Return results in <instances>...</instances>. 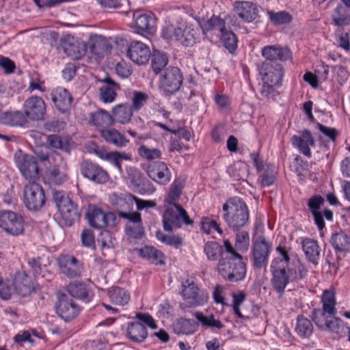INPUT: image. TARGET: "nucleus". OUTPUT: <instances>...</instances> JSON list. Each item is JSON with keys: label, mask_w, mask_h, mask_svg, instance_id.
<instances>
[{"label": "nucleus", "mask_w": 350, "mask_h": 350, "mask_svg": "<svg viewBox=\"0 0 350 350\" xmlns=\"http://www.w3.org/2000/svg\"><path fill=\"white\" fill-rule=\"evenodd\" d=\"M224 244L226 253L223 252L222 257L219 260V273L230 282L243 280L246 274V265L242 256L236 252L229 240H224Z\"/></svg>", "instance_id": "obj_1"}, {"label": "nucleus", "mask_w": 350, "mask_h": 350, "mask_svg": "<svg viewBox=\"0 0 350 350\" xmlns=\"http://www.w3.org/2000/svg\"><path fill=\"white\" fill-rule=\"evenodd\" d=\"M224 219L234 231H239L249 223V210L246 203L239 197L229 198L222 207Z\"/></svg>", "instance_id": "obj_2"}, {"label": "nucleus", "mask_w": 350, "mask_h": 350, "mask_svg": "<svg viewBox=\"0 0 350 350\" xmlns=\"http://www.w3.org/2000/svg\"><path fill=\"white\" fill-rule=\"evenodd\" d=\"M53 199L64 226L70 227L79 219L81 211L71 198L65 196L62 191H55L53 192Z\"/></svg>", "instance_id": "obj_3"}, {"label": "nucleus", "mask_w": 350, "mask_h": 350, "mask_svg": "<svg viewBox=\"0 0 350 350\" xmlns=\"http://www.w3.org/2000/svg\"><path fill=\"white\" fill-rule=\"evenodd\" d=\"M183 75L178 67L169 66L160 74V88L167 96L178 92L183 85Z\"/></svg>", "instance_id": "obj_4"}, {"label": "nucleus", "mask_w": 350, "mask_h": 350, "mask_svg": "<svg viewBox=\"0 0 350 350\" xmlns=\"http://www.w3.org/2000/svg\"><path fill=\"white\" fill-rule=\"evenodd\" d=\"M46 200L44 191L34 180L29 181L23 188V202L29 211H37L44 204Z\"/></svg>", "instance_id": "obj_5"}, {"label": "nucleus", "mask_w": 350, "mask_h": 350, "mask_svg": "<svg viewBox=\"0 0 350 350\" xmlns=\"http://www.w3.org/2000/svg\"><path fill=\"white\" fill-rule=\"evenodd\" d=\"M55 308L57 314L66 322L76 319L81 311V307L65 293L58 294Z\"/></svg>", "instance_id": "obj_6"}, {"label": "nucleus", "mask_w": 350, "mask_h": 350, "mask_svg": "<svg viewBox=\"0 0 350 350\" xmlns=\"http://www.w3.org/2000/svg\"><path fill=\"white\" fill-rule=\"evenodd\" d=\"M89 225L96 229L116 226V216L113 212H104L101 208L90 206L85 213Z\"/></svg>", "instance_id": "obj_7"}, {"label": "nucleus", "mask_w": 350, "mask_h": 350, "mask_svg": "<svg viewBox=\"0 0 350 350\" xmlns=\"http://www.w3.org/2000/svg\"><path fill=\"white\" fill-rule=\"evenodd\" d=\"M0 227L8 234L18 236L24 232V219L14 211H3L0 213Z\"/></svg>", "instance_id": "obj_8"}, {"label": "nucleus", "mask_w": 350, "mask_h": 350, "mask_svg": "<svg viewBox=\"0 0 350 350\" xmlns=\"http://www.w3.org/2000/svg\"><path fill=\"white\" fill-rule=\"evenodd\" d=\"M272 244L264 236H259L252 247L253 266L262 269L267 266Z\"/></svg>", "instance_id": "obj_9"}, {"label": "nucleus", "mask_w": 350, "mask_h": 350, "mask_svg": "<svg viewBox=\"0 0 350 350\" xmlns=\"http://www.w3.org/2000/svg\"><path fill=\"white\" fill-rule=\"evenodd\" d=\"M14 159L22 175L26 178L34 180L38 178L39 167L36 159L30 154H23L21 150L15 153Z\"/></svg>", "instance_id": "obj_10"}, {"label": "nucleus", "mask_w": 350, "mask_h": 350, "mask_svg": "<svg viewBox=\"0 0 350 350\" xmlns=\"http://www.w3.org/2000/svg\"><path fill=\"white\" fill-rule=\"evenodd\" d=\"M80 172L83 177L97 184H104L109 178L107 171L89 160L81 163Z\"/></svg>", "instance_id": "obj_11"}, {"label": "nucleus", "mask_w": 350, "mask_h": 350, "mask_svg": "<svg viewBox=\"0 0 350 350\" xmlns=\"http://www.w3.org/2000/svg\"><path fill=\"white\" fill-rule=\"evenodd\" d=\"M24 114L26 119L29 118L31 120H43L46 112V106L43 99L37 96H32L24 103Z\"/></svg>", "instance_id": "obj_12"}, {"label": "nucleus", "mask_w": 350, "mask_h": 350, "mask_svg": "<svg viewBox=\"0 0 350 350\" xmlns=\"http://www.w3.org/2000/svg\"><path fill=\"white\" fill-rule=\"evenodd\" d=\"M260 74L265 83L280 85L284 75V69L277 62H265L260 68Z\"/></svg>", "instance_id": "obj_13"}, {"label": "nucleus", "mask_w": 350, "mask_h": 350, "mask_svg": "<svg viewBox=\"0 0 350 350\" xmlns=\"http://www.w3.org/2000/svg\"><path fill=\"white\" fill-rule=\"evenodd\" d=\"M146 171L152 180L160 185H167L171 180V172L165 162H152L147 165Z\"/></svg>", "instance_id": "obj_14"}, {"label": "nucleus", "mask_w": 350, "mask_h": 350, "mask_svg": "<svg viewBox=\"0 0 350 350\" xmlns=\"http://www.w3.org/2000/svg\"><path fill=\"white\" fill-rule=\"evenodd\" d=\"M57 263L62 273L68 278H75L81 275L82 265L74 256L61 255L57 259Z\"/></svg>", "instance_id": "obj_15"}, {"label": "nucleus", "mask_w": 350, "mask_h": 350, "mask_svg": "<svg viewBox=\"0 0 350 350\" xmlns=\"http://www.w3.org/2000/svg\"><path fill=\"white\" fill-rule=\"evenodd\" d=\"M150 50L149 47L139 41H135L131 43L127 55L132 62L138 65L144 64L148 62L150 57Z\"/></svg>", "instance_id": "obj_16"}, {"label": "nucleus", "mask_w": 350, "mask_h": 350, "mask_svg": "<svg viewBox=\"0 0 350 350\" xmlns=\"http://www.w3.org/2000/svg\"><path fill=\"white\" fill-rule=\"evenodd\" d=\"M270 271L272 275L271 282L273 289L280 295H282L285 288L290 282L286 267L271 265Z\"/></svg>", "instance_id": "obj_17"}, {"label": "nucleus", "mask_w": 350, "mask_h": 350, "mask_svg": "<svg viewBox=\"0 0 350 350\" xmlns=\"http://www.w3.org/2000/svg\"><path fill=\"white\" fill-rule=\"evenodd\" d=\"M51 96L53 103L61 113H66L72 108L73 98L66 89L58 87L52 91Z\"/></svg>", "instance_id": "obj_18"}, {"label": "nucleus", "mask_w": 350, "mask_h": 350, "mask_svg": "<svg viewBox=\"0 0 350 350\" xmlns=\"http://www.w3.org/2000/svg\"><path fill=\"white\" fill-rule=\"evenodd\" d=\"M291 142L292 145L297 148L299 152L304 156L308 158L312 157L310 146H314L315 142L310 131L308 129L303 130L301 136L293 135L291 138Z\"/></svg>", "instance_id": "obj_19"}, {"label": "nucleus", "mask_w": 350, "mask_h": 350, "mask_svg": "<svg viewBox=\"0 0 350 350\" xmlns=\"http://www.w3.org/2000/svg\"><path fill=\"white\" fill-rule=\"evenodd\" d=\"M135 196L131 193H116L109 195L110 204L116 208L118 215L133 209Z\"/></svg>", "instance_id": "obj_20"}, {"label": "nucleus", "mask_w": 350, "mask_h": 350, "mask_svg": "<svg viewBox=\"0 0 350 350\" xmlns=\"http://www.w3.org/2000/svg\"><path fill=\"white\" fill-rule=\"evenodd\" d=\"M182 295L185 301L191 306L203 305L205 299L199 293V288L189 280L182 283Z\"/></svg>", "instance_id": "obj_21"}, {"label": "nucleus", "mask_w": 350, "mask_h": 350, "mask_svg": "<svg viewBox=\"0 0 350 350\" xmlns=\"http://www.w3.org/2000/svg\"><path fill=\"white\" fill-rule=\"evenodd\" d=\"M262 55L265 62H276L277 60L284 62L291 57V51L288 48L278 45H269L262 49Z\"/></svg>", "instance_id": "obj_22"}, {"label": "nucleus", "mask_w": 350, "mask_h": 350, "mask_svg": "<svg viewBox=\"0 0 350 350\" xmlns=\"http://www.w3.org/2000/svg\"><path fill=\"white\" fill-rule=\"evenodd\" d=\"M13 286L17 294L22 297L29 296L34 291L32 280L25 272L15 274Z\"/></svg>", "instance_id": "obj_23"}, {"label": "nucleus", "mask_w": 350, "mask_h": 350, "mask_svg": "<svg viewBox=\"0 0 350 350\" xmlns=\"http://www.w3.org/2000/svg\"><path fill=\"white\" fill-rule=\"evenodd\" d=\"M179 211L173 206H168L162 215L163 227L165 231L172 232L173 229L181 228L180 217L178 215Z\"/></svg>", "instance_id": "obj_24"}, {"label": "nucleus", "mask_w": 350, "mask_h": 350, "mask_svg": "<svg viewBox=\"0 0 350 350\" xmlns=\"http://www.w3.org/2000/svg\"><path fill=\"white\" fill-rule=\"evenodd\" d=\"M104 85L99 88L100 99L103 103H111L117 96L116 92L120 89V85L109 77L102 80Z\"/></svg>", "instance_id": "obj_25"}, {"label": "nucleus", "mask_w": 350, "mask_h": 350, "mask_svg": "<svg viewBox=\"0 0 350 350\" xmlns=\"http://www.w3.org/2000/svg\"><path fill=\"white\" fill-rule=\"evenodd\" d=\"M234 8L238 16L245 22H251L257 16V9L252 2L235 1Z\"/></svg>", "instance_id": "obj_26"}, {"label": "nucleus", "mask_w": 350, "mask_h": 350, "mask_svg": "<svg viewBox=\"0 0 350 350\" xmlns=\"http://www.w3.org/2000/svg\"><path fill=\"white\" fill-rule=\"evenodd\" d=\"M100 133L107 143L118 148L126 146L129 142L123 134L115 129H100Z\"/></svg>", "instance_id": "obj_27"}, {"label": "nucleus", "mask_w": 350, "mask_h": 350, "mask_svg": "<svg viewBox=\"0 0 350 350\" xmlns=\"http://www.w3.org/2000/svg\"><path fill=\"white\" fill-rule=\"evenodd\" d=\"M126 336L133 342H142L148 336L146 326L138 321L129 323Z\"/></svg>", "instance_id": "obj_28"}, {"label": "nucleus", "mask_w": 350, "mask_h": 350, "mask_svg": "<svg viewBox=\"0 0 350 350\" xmlns=\"http://www.w3.org/2000/svg\"><path fill=\"white\" fill-rule=\"evenodd\" d=\"M302 250L308 260L317 265L320 256V247L317 241L304 238L301 241Z\"/></svg>", "instance_id": "obj_29"}, {"label": "nucleus", "mask_w": 350, "mask_h": 350, "mask_svg": "<svg viewBox=\"0 0 350 350\" xmlns=\"http://www.w3.org/2000/svg\"><path fill=\"white\" fill-rule=\"evenodd\" d=\"M66 290L72 297L82 300L85 303L90 302L93 297V295L88 289L86 284L82 282L69 284Z\"/></svg>", "instance_id": "obj_30"}, {"label": "nucleus", "mask_w": 350, "mask_h": 350, "mask_svg": "<svg viewBox=\"0 0 350 350\" xmlns=\"http://www.w3.org/2000/svg\"><path fill=\"white\" fill-rule=\"evenodd\" d=\"M27 122L26 116L20 111L3 112L0 116V123L5 125L16 126H23Z\"/></svg>", "instance_id": "obj_31"}, {"label": "nucleus", "mask_w": 350, "mask_h": 350, "mask_svg": "<svg viewBox=\"0 0 350 350\" xmlns=\"http://www.w3.org/2000/svg\"><path fill=\"white\" fill-rule=\"evenodd\" d=\"M114 120L120 124L129 123L133 115V110L129 103L119 104L113 108Z\"/></svg>", "instance_id": "obj_32"}, {"label": "nucleus", "mask_w": 350, "mask_h": 350, "mask_svg": "<svg viewBox=\"0 0 350 350\" xmlns=\"http://www.w3.org/2000/svg\"><path fill=\"white\" fill-rule=\"evenodd\" d=\"M332 23L337 27L350 25V9L338 4L332 14Z\"/></svg>", "instance_id": "obj_33"}, {"label": "nucleus", "mask_w": 350, "mask_h": 350, "mask_svg": "<svg viewBox=\"0 0 350 350\" xmlns=\"http://www.w3.org/2000/svg\"><path fill=\"white\" fill-rule=\"evenodd\" d=\"M198 327V323L185 318L177 319L172 325L174 332L178 335L192 334L197 330Z\"/></svg>", "instance_id": "obj_34"}, {"label": "nucleus", "mask_w": 350, "mask_h": 350, "mask_svg": "<svg viewBox=\"0 0 350 350\" xmlns=\"http://www.w3.org/2000/svg\"><path fill=\"white\" fill-rule=\"evenodd\" d=\"M87 44L82 42L65 43L63 49L66 55L72 59H79L85 56L87 52Z\"/></svg>", "instance_id": "obj_35"}, {"label": "nucleus", "mask_w": 350, "mask_h": 350, "mask_svg": "<svg viewBox=\"0 0 350 350\" xmlns=\"http://www.w3.org/2000/svg\"><path fill=\"white\" fill-rule=\"evenodd\" d=\"M139 255L154 265H164V255L163 253L152 246L146 245L139 250Z\"/></svg>", "instance_id": "obj_36"}, {"label": "nucleus", "mask_w": 350, "mask_h": 350, "mask_svg": "<svg viewBox=\"0 0 350 350\" xmlns=\"http://www.w3.org/2000/svg\"><path fill=\"white\" fill-rule=\"evenodd\" d=\"M113 121L109 113L104 109H98L90 115V122L92 124L101 129H107L112 126Z\"/></svg>", "instance_id": "obj_37"}, {"label": "nucleus", "mask_w": 350, "mask_h": 350, "mask_svg": "<svg viewBox=\"0 0 350 350\" xmlns=\"http://www.w3.org/2000/svg\"><path fill=\"white\" fill-rule=\"evenodd\" d=\"M107 295L113 304L124 306L127 304L130 300V295L129 292L123 288L119 286H112L107 290Z\"/></svg>", "instance_id": "obj_38"}, {"label": "nucleus", "mask_w": 350, "mask_h": 350, "mask_svg": "<svg viewBox=\"0 0 350 350\" xmlns=\"http://www.w3.org/2000/svg\"><path fill=\"white\" fill-rule=\"evenodd\" d=\"M151 69L155 75L161 74L168 64L167 54L159 50H153L150 55Z\"/></svg>", "instance_id": "obj_39"}, {"label": "nucleus", "mask_w": 350, "mask_h": 350, "mask_svg": "<svg viewBox=\"0 0 350 350\" xmlns=\"http://www.w3.org/2000/svg\"><path fill=\"white\" fill-rule=\"evenodd\" d=\"M330 243L338 252H347L350 250V237L342 231L332 234Z\"/></svg>", "instance_id": "obj_40"}, {"label": "nucleus", "mask_w": 350, "mask_h": 350, "mask_svg": "<svg viewBox=\"0 0 350 350\" xmlns=\"http://www.w3.org/2000/svg\"><path fill=\"white\" fill-rule=\"evenodd\" d=\"M180 33H178V42L185 46H191L196 42V31L191 27L186 25H181Z\"/></svg>", "instance_id": "obj_41"}, {"label": "nucleus", "mask_w": 350, "mask_h": 350, "mask_svg": "<svg viewBox=\"0 0 350 350\" xmlns=\"http://www.w3.org/2000/svg\"><path fill=\"white\" fill-rule=\"evenodd\" d=\"M295 331L299 336L308 338L313 332V325L308 319L303 315H298Z\"/></svg>", "instance_id": "obj_42"}, {"label": "nucleus", "mask_w": 350, "mask_h": 350, "mask_svg": "<svg viewBox=\"0 0 350 350\" xmlns=\"http://www.w3.org/2000/svg\"><path fill=\"white\" fill-rule=\"evenodd\" d=\"M46 143L54 149H59L69 153L71 150V144L67 139H64L57 135H49L46 137Z\"/></svg>", "instance_id": "obj_43"}, {"label": "nucleus", "mask_w": 350, "mask_h": 350, "mask_svg": "<svg viewBox=\"0 0 350 350\" xmlns=\"http://www.w3.org/2000/svg\"><path fill=\"white\" fill-rule=\"evenodd\" d=\"M325 327L336 333L339 337H343L347 334V325L338 317H332L326 320Z\"/></svg>", "instance_id": "obj_44"}, {"label": "nucleus", "mask_w": 350, "mask_h": 350, "mask_svg": "<svg viewBox=\"0 0 350 350\" xmlns=\"http://www.w3.org/2000/svg\"><path fill=\"white\" fill-rule=\"evenodd\" d=\"M321 301L323 303V310L327 313L334 315L336 312V298L334 292L325 290L321 296Z\"/></svg>", "instance_id": "obj_45"}, {"label": "nucleus", "mask_w": 350, "mask_h": 350, "mask_svg": "<svg viewBox=\"0 0 350 350\" xmlns=\"http://www.w3.org/2000/svg\"><path fill=\"white\" fill-rule=\"evenodd\" d=\"M107 46L105 38L100 35L90 36L88 41V47L92 54L99 55Z\"/></svg>", "instance_id": "obj_46"}, {"label": "nucleus", "mask_w": 350, "mask_h": 350, "mask_svg": "<svg viewBox=\"0 0 350 350\" xmlns=\"http://www.w3.org/2000/svg\"><path fill=\"white\" fill-rule=\"evenodd\" d=\"M204 32L217 30L221 33L224 32L226 28V22L224 19L218 16L213 15L211 18L208 19L202 26Z\"/></svg>", "instance_id": "obj_47"}, {"label": "nucleus", "mask_w": 350, "mask_h": 350, "mask_svg": "<svg viewBox=\"0 0 350 350\" xmlns=\"http://www.w3.org/2000/svg\"><path fill=\"white\" fill-rule=\"evenodd\" d=\"M204 252L209 260L216 261L222 257L223 247L216 241H208L204 245Z\"/></svg>", "instance_id": "obj_48"}, {"label": "nucleus", "mask_w": 350, "mask_h": 350, "mask_svg": "<svg viewBox=\"0 0 350 350\" xmlns=\"http://www.w3.org/2000/svg\"><path fill=\"white\" fill-rule=\"evenodd\" d=\"M194 316L198 322L202 324V327L205 328L215 327L221 329L224 327L223 323L219 319H215L213 314L205 316L202 312H196L194 313Z\"/></svg>", "instance_id": "obj_49"}, {"label": "nucleus", "mask_w": 350, "mask_h": 350, "mask_svg": "<svg viewBox=\"0 0 350 350\" xmlns=\"http://www.w3.org/2000/svg\"><path fill=\"white\" fill-rule=\"evenodd\" d=\"M133 16L138 30L148 31L152 27L153 19L149 14L135 12Z\"/></svg>", "instance_id": "obj_50"}, {"label": "nucleus", "mask_w": 350, "mask_h": 350, "mask_svg": "<svg viewBox=\"0 0 350 350\" xmlns=\"http://www.w3.org/2000/svg\"><path fill=\"white\" fill-rule=\"evenodd\" d=\"M275 250L279 256L273 259L271 265L288 267L291 260L289 255L290 249H288L285 245L280 244L276 247Z\"/></svg>", "instance_id": "obj_51"}, {"label": "nucleus", "mask_w": 350, "mask_h": 350, "mask_svg": "<svg viewBox=\"0 0 350 350\" xmlns=\"http://www.w3.org/2000/svg\"><path fill=\"white\" fill-rule=\"evenodd\" d=\"M183 187V186L182 183L177 180H175L171 185L167 194V198L165 200V202L169 205L176 207V205L179 204L176 201L179 199L181 195Z\"/></svg>", "instance_id": "obj_52"}, {"label": "nucleus", "mask_w": 350, "mask_h": 350, "mask_svg": "<svg viewBox=\"0 0 350 350\" xmlns=\"http://www.w3.org/2000/svg\"><path fill=\"white\" fill-rule=\"evenodd\" d=\"M286 271L290 282H299L306 278L308 269L306 266L300 262L295 267H287Z\"/></svg>", "instance_id": "obj_53"}, {"label": "nucleus", "mask_w": 350, "mask_h": 350, "mask_svg": "<svg viewBox=\"0 0 350 350\" xmlns=\"http://www.w3.org/2000/svg\"><path fill=\"white\" fill-rule=\"evenodd\" d=\"M221 41L230 53H233L236 51L238 40L232 31L226 29L222 32L221 33Z\"/></svg>", "instance_id": "obj_54"}, {"label": "nucleus", "mask_w": 350, "mask_h": 350, "mask_svg": "<svg viewBox=\"0 0 350 350\" xmlns=\"http://www.w3.org/2000/svg\"><path fill=\"white\" fill-rule=\"evenodd\" d=\"M105 156V160L111 163L115 167H117L120 172L122 171L121 161L123 160H131V154L126 152L111 151L109 152V154H106Z\"/></svg>", "instance_id": "obj_55"}, {"label": "nucleus", "mask_w": 350, "mask_h": 350, "mask_svg": "<svg viewBox=\"0 0 350 350\" xmlns=\"http://www.w3.org/2000/svg\"><path fill=\"white\" fill-rule=\"evenodd\" d=\"M156 237L165 245L173 246L176 248L179 247L183 244V239L179 235L169 236L158 230L156 232Z\"/></svg>", "instance_id": "obj_56"}, {"label": "nucleus", "mask_w": 350, "mask_h": 350, "mask_svg": "<svg viewBox=\"0 0 350 350\" xmlns=\"http://www.w3.org/2000/svg\"><path fill=\"white\" fill-rule=\"evenodd\" d=\"M268 15L271 21L276 25L288 24L291 23L293 19L292 16L286 11H280L278 12L269 11Z\"/></svg>", "instance_id": "obj_57"}, {"label": "nucleus", "mask_w": 350, "mask_h": 350, "mask_svg": "<svg viewBox=\"0 0 350 350\" xmlns=\"http://www.w3.org/2000/svg\"><path fill=\"white\" fill-rule=\"evenodd\" d=\"M148 96L147 94L139 92L133 91L132 97V104L131 107L133 111H139L148 102Z\"/></svg>", "instance_id": "obj_58"}, {"label": "nucleus", "mask_w": 350, "mask_h": 350, "mask_svg": "<svg viewBox=\"0 0 350 350\" xmlns=\"http://www.w3.org/2000/svg\"><path fill=\"white\" fill-rule=\"evenodd\" d=\"M139 155L146 160H153L161 157V151L158 148H149L145 145H142L137 150Z\"/></svg>", "instance_id": "obj_59"}, {"label": "nucleus", "mask_w": 350, "mask_h": 350, "mask_svg": "<svg viewBox=\"0 0 350 350\" xmlns=\"http://www.w3.org/2000/svg\"><path fill=\"white\" fill-rule=\"evenodd\" d=\"M250 245V236L246 231H241L237 233L235 247L242 252L248 250Z\"/></svg>", "instance_id": "obj_60"}, {"label": "nucleus", "mask_w": 350, "mask_h": 350, "mask_svg": "<svg viewBox=\"0 0 350 350\" xmlns=\"http://www.w3.org/2000/svg\"><path fill=\"white\" fill-rule=\"evenodd\" d=\"M125 231L129 237L134 239H141L144 235L142 222L135 224H126Z\"/></svg>", "instance_id": "obj_61"}, {"label": "nucleus", "mask_w": 350, "mask_h": 350, "mask_svg": "<svg viewBox=\"0 0 350 350\" xmlns=\"http://www.w3.org/2000/svg\"><path fill=\"white\" fill-rule=\"evenodd\" d=\"M180 33V28L175 27L174 25H167L163 27L161 32V37L167 40H176L178 41V36H180L178 33Z\"/></svg>", "instance_id": "obj_62"}, {"label": "nucleus", "mask_w": 350, "mask_h": 350, "mask_svg": "<svg viewBox=\"0 0 350 350\" xmlns=\"http://www.w3.org/2000/svg\"><path fill=\"white\" fill-rule=\"evenodd\" d=\"M64 126L65 122L56 118L46 120L43 125L45 131L53 133H59Z\"/></svg>", "instance_id": "obj_63"}, {"label": "nucleus", "mask_w": 350, "mask_h": 350, "mask_svg": "<svg viewBox=\"0 0 350 350\" xmlns=\"http://www.w3.org/2000/svg\"><path fill=\"white\" fill-rule=\"evenodd\" d=\"M324 202V198L320 195H314L312 196L308 200V206L309 211L312 214L320 212L319 209L323 204Z\"/></svg>", "instance_id": "obj_64"}]
</instances>
